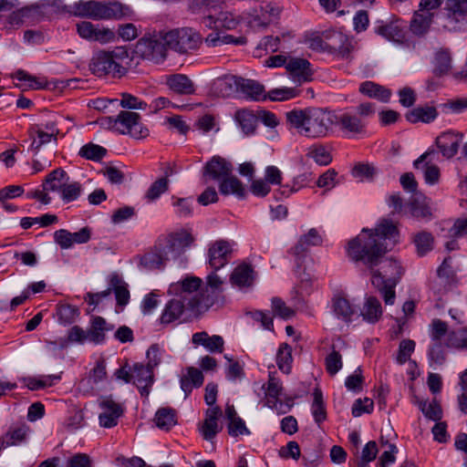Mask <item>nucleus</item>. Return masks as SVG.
Masks as SVG:
<instances>
[{
  "instance_id": "1",
  "label": "nucleus",
  "mask_w": 467,
  "mask_h": 467,
  "mask_svg": "<svg viewBox=\"0 0 467 467\" xmlns=\"http://www.w3.org/2000/svg\"><path fill=\"white\" fill-rule=\"evenodd\" d=\"M399 237L397 224L382 218L374 230L364 228L349 240L346 253L350 261L373 269L381 263L385 254L398 244Z\"/></svg>"
},
{
  "instance_id": "2",
  "label": "nucleus",
  "mask_w": 467,
  "mask_h": 467,
  "mask_svg": "<svg viewBox=\"0 0 467 467\" xmlns=\"http://www.w3.org/2000/svg\"><path fill=\"white\" fill-rule=\"evenodd\" d=\"M286 122L304 137L321 139L333 133V111L324 108L293 109L285 113Z\"/></svg>"
},
{
  "instance_id": "3",
  "label": "nucleus",
  "mask_w": 467,
  "mask_h": 467,
  "mask_svg": "<svg viewBox=\"0 0 467 467\" xmlns=\"http://www.w3.org/2000/svg\"><path fill=\"white\" fill-rule=\"evenodd\" d=\"M376 106L372 102H362L358 106L333 111L334 127L347 138L366 133L368 119L374 117Z\"/></svg>"
},
{
  "instance_id": "4",
  "label": "nucleus",
  "mask_w": 467,
  "mask_h": 467,
  "mask_svg": "<svg viewBox=\"0 0 467 467\" xmlns=\"http://www.w3.org/2000/svg\"><path fill=\"white\" fill-rule=\"evenodd\" d=\"M127 58L129 53L123 47H116L112 50H99L92 56L88 65L89 70L99 78H121L127 72L122 65Z\"/></svg>"
},
{
  "instance_id": "5",
  "label": "nucleus",
  "mask_w": 467,
  "mask_h": 467,
  "mask_svg": "<svg viewBox=\"0 0 467 467\" xmlns=\"http://www.w3.org/2000/svg\"><path fill=\"white\" fill-rule=\"evenodd\" d=\"M202 284L200 277L187 275L171 284L168 293L187 303L193 315H200L207 311V304L210 302L201 290Z\"/></svg>"
},
{
  "instance_id": "6",
  "label": "nucleus",
  "mask_w": 467,
  "mask_h": 467,
  "mask_svg": "<svg viewBox=\"0 0 467 467\" xmlns=\"http://www.w3.org/2000/svg\"><path fill=\"white\" fill-rule=\"evenodd\" d=\"M74 15L93 20L121 19L130 16V6L119 2L79 1L74 5Z\"/></svg>"
},
{
  "instance_id": "7",
  "label": "nucleus",
  "mask_w": 467,
  "mask_h": 467,
  "mask_svg": "<svg viewBox=\"0 0 467 467\" xmlns=\"http://www.w3.org/2000/svg\"><path fill=\"white\" fill-rule=\"evenodd\" d=\"M168 48L184 54L195 50L202 43L201 35L190 27H182L164 33Z\"/></svg>"
},
{
  "instance_id": "8",
  "label": "nucleus",
  "mask_w": 467,
  "mask_h": 467,
  "mask_svg": "<svg viewBox=\"0 0 467 467\" xmlns=\"http://www.w3.org/2000/svg\"><path fill=\"white\" fill-rule=\"evenodd\" d=\"M448 324L439 318H434L430 325L431 345L428 349L430 365L441 366L447 357L445 343H441L442 337L447 334Z\"/></svg>"
},
{
  "instance_id": "9",
  "label": "nucleus",
  "mask_w": 467,
  "mask_h": 467,
  "mask_svg": "<svg viewBox=\"0 0 467 467\" xmlns=\"http://www.w3.org/2000/svg\"><path fill=\"white\" fill-rule=\"evenodd\" d=\"M444 28L450 32L467 30V0H443Z\"/></svg>"
},
{
  "instance_id": "10",
  "label": "nucleus",
  "mask_w": 467,
  "mask_h": 467,
  "mask_svg": "<svg viewBox=\"0 0 467 467\" xmlns=\"http://www.w3.org/2000/svg\"><path fill=\"white\" fill-rule=\"evenodd\" d=\"M192 314L187 303L173 296L164 305L158 321L163 327L176 326L185 322Z\"/></svg>"
},
{
  "instance_id": "11",
  "label": "nucleus",
  "mask_w": 467,
  "mask_h": 467,
  "mask_svg": "<svg viewBox=\"0 0 467 467\" xmlns=\"http://www.w3.org/2000/svg\"><path fill=\"white\" fill-rule=\"evenodd\" d=\"M167 49L168 44L164 40V34L145 36L135 47L136 54L142 58L156 61L166 57Z\"/></svg>"
},
{
  "instance_id": "12",
  "label": "nucleus",
  "mask_w": 467,
  "mask_h": 467,
  "mask_svg": "<svg viewBox=\"0 0 467 467\" xmlns=\"http://www.w3.org/2000/svg\"><path fill=\"white\" fill-rule=\"evenodd\" d=\"M115 125L121 134H129L137 140L149 135V130L143 125L140 115L137 112L120 111L115 119Z\"/></svg>"
},
{
  "instance_id": "13",
  "label": "nucleus",
  "mask_w": 467,
  "mask_h": 467,
  "mask_svg": "<svg viewBox=\"0 0 467 467\" xmlns=\"http://www.w3.org/2000/svg\"><path fill=\"white\" fill-rule=\"evenodd\" d=\"M194 242L193 236L185 230L170 233L158 238V244L162 246V251L168 256H179L186 248Z\"/></svg>"
},
{
  "instance_id": "14",
  "label": "nucleus",
  "mask_w": 467,
  "mask_h": 467,
  "mask_svg": "<svg viewBox=\"0 0 467 467\" xmlns=\"http://www.w3.org/2000/svg\"><path fill=\"white\" fill-rule=\"evenodd\" d=\"M99 406L102 410L99 415V425L108 429L117 426L119 419L124 413V406L111 396L100 398Z\"/></svg>"
},
{
  "instance_id": "15",
  "label": "nucleus",
  "mask_w": 467,
  "mask_h": 467,
  "mask_svg": "<svg viewBox=\"0 0 467 467\" xmlns=\"http://www.w3.org/2000/svg\"><path fill=\"white\" fill-rule=\"evenodd\" d=\"M76 27L78 36L88 41L107 44L116 38V35L111 29L94 25L89 21L79 22Z\"/></svg>"
},
{
  "instance_id": "16",
  "label": "nucleus",
  "mask_w": 467,
  "mask_h": 467,
  "mask_svg": "<svg viewBox=\"0 0 467 467\" xmlns=\"http://www.w3.org/2000/svg\"><path fill=\"white\" fill-rule=\"evenodd\" d=\"M286 72L295 83L301 85L310 82L313 79L315 70L312 64L307 59L289 57Z\"/></svg>"
},
{
  "instance_id": "17",
  "label": "nucleus",
  "mask_w": 467,
  "mask_h": 467,
  "mask_svg": "<svg viewBox=\"0 0 467 467\" xmlns=\"http://www.w3.org/2000/svg\"><path fill=\"white\" fill-rule=\"evenodd\" d=\"M435 155L434 150H429L413 162L415 169L421 170L424 182L429 185L437 184L441 177L440 168L432 162Z\"/></svg>"
},
{
  "instance_id": "18",
  "label": "nucleus",
  "mask_w": 467,
  "mask_h": 467,
  "mask_svg": "<svg viewBox=\"0 0 467 467\" xmlns=\"http://www.w3.org/2000/svg\"><path fill=\"white\" fill-rule=\"evenodd\" d=\"M131 382L136 385L140 395L147 399L154 382L153 369L142 363H135L131 368Z\"/></svg>"
},
{
  "instance_id": "19",
  "label": "nucleus",
  "mask_w": 467,
  "mask_h": 467,
  "mask_svg": "<svg viewBox=\"0 0 467 467\" xmlns=\"http://www.w3.org/2000/svg\"><path fill=\"white\" fill-rule=\"evenodd\" d=\"M231 254L230 243L225 240H217L210 244L208 263L214 271H218L229 263Z\"/></svg>"
},
{
  "instance_id": "20",
  "label": "nucleus",
  "mask_w": 467,
  "mask_h": 467,
  "mask_svg": "<svg viewBox=\"0 0 467 467\" xmlns=\"http://www.w3.org/2000/svg\"><path fill=\"white\" fill-rule=\"evenodd\" d=\"M451 257H446L437 270V280L431 288L436 294H444L455 284V273L451 265Z\"/></svg>"
},
{
  "instance_id": "21",
  "label": "nucleus",
  "mask_w": 467,
  "mask_h": 467,
  "mask_svg": "<svg viewBox=\"0 0 467 467\" xmlns=\"http://www.w3.org/2000/svg\"><path fill=\"white\" fill-rule=\"evenodd\" d=\"M202 23L205 26L219 30V29H234L238 24V19L234 16V14L227 11H219L217 12L216 7L213 11V13L207 14L204 16Z\"/></svg>"
},
{
  "instance_id": "22",
  "label": "nucleus",
  "mask_w": 467,
  "mask_h": 467,
  "mask_svg": "<svg viewBox=\"0 0 467 467\" xmlns=\"http://www.w3.org/2000/svg\"><path fill=\"white\" fill-rule=\"evenodd\" d=\"M371 270V283L372 285L379 289L380 292L383 300L386 305L392 306L395 303L396 293H395V285L397 281L391 280L390 278L386 279L387 275H382L380 272L373 269Z\"/></svg>"
},
{
  "instance_id": "23",
  "label": "nucleus",
  "mask_w": 467,
  "mask_h": 467,
  "mask_svg": "<svg viewBox=\"0 0 467 467\" xmlns=\"http://www.w3.org/2000/svg\"><path fill=\"white\" fill-rule=\"evenodd\" d=\"M165 84L171 91L181 96L192 95L196 91V86L193 81L184 74L166 76Z\"/></svg>"
},
{
  "instance_id": "24",
  "label": "nucleus",
  "mask_w": 467,
  "mask_h": 467,
  "mask_svg": "<svg viewBox=\"0 0 467 467\" xmlns=\"http://www.w3.org/2000/svg\"><path fill=\"white\" fill-rule=\"evenodd\" d=\"M106 378V362L100 359L97 361L95 367L89 371L88 376L79 381L78 389L84 394H89L93 391L95 385L105 380Z\"/></svg>"
},
{
  "instance_id": "25",
  "label": "nucleus",
  "mask_w": 467,
  "mask_h": 467,
  "mask_svg": "<svg viewBox=\"0 0 467 467\" xmlns=\"http://www.w3.org/2000/svg\"><path fill=\"white\" fill-rule=\"evenodd\" d=\"M255 279L256 273L254 270V267L246 263L237 265L230 276L232 285L240 289L253 286Z\"/></svg>"
},
{
  "instance_id": "26",
  "label": "nucleus",
  "mask_w": 467,
  "mask_h": 467,
  "mask_svg": "<svg viewBox=\"0 0 467 467\" xmlns=\"http://www.w3.org/2000/svg\"><path fill=\"white\" fill-rule=\"evenodd\" d=\"M462 139L461 134L448 130L437 137L436 145L442 156L450 159L457 153Z\"/></svg>"
},
{
  "instance_id": "27",
  "label": "nucleus",
  "mask_w": 467,
  "mask_h": 467,
  "mask_svg": "<svg viewBox=\"0 0 467 467\" xmlns=\"http://www.w3.org/2000/svg\"><path fill=\"white\" fill-rule=\"evenodd\" d=\"M223 280L213 270L206 277V286L202 289L204 297H208L207 310L223 300Z\"/></svg>"
},
{
  "instance_id": "28",
  "label": "nucleus",
  "mask_w": 467,
  "mask_h": 467,
  "mask_svg": "<svg viewBox=\"0 0 467 467\" xmlns=\"http://www.w3.org/2000/svg\"><path fill=\"white\" fill-rule=\"evenodd\" d=\"M109 285L111 289V293L113 292L116 298V312H121L124 307L130 302V291L128 289V285L124 282V280L117 274H112L109 276Z\"/></svg>"
},
{
  "instance_id": "29",
  "label": "nucleus",
  "mask_w": 467,
  "mask_h": 467,
  "mask_svg": "<svg viewBox=\"0 0 467 467\" xmlns=\"http://www.w3.org/2000/svg\"><path fill=\"white\" fill-rule=\"evenodd\" d=\"M192 343L194 347L202 346L211 353H223L224 340L219 335L210 336L206 331L196 332L192 337Z\"/></svg>"
},
{
  "instance_id": "30",
  "label": "nucleus",
  "mask_w": 467,
  "mask_h": 467,
  "mask_svg": "<svg viewBox=\"0 0 467 467\" xmlns=\"http://www.w3.org/2000/svg\"><path fill=\"white\" fill-rule=\"evenodd\" d=\"M29 432L30 428L25 422L11 425L6 433L0 437L2 447L5 449L10 446L20 445L26 441Z\"/></svg>"
},
{
  "instance_id": "31",
  "label": "nucleus",
  "mask_w": 467,
  "mask_h": 467,
  "mask_svg": "<svg viewBox=\"0 0 467 467\" xmlns=\"http://www.w3.org/2000/svg\"><path fill=\"white\" fill-rule=\"evenodd\" d=\"M114 326L109 324L100 316L91 317L90 326L88 329V341L96 345L103 344L106 339V332L113 330Z\"/></svg>"
},
{
  "instance_id": "32",
  "label": "nucleus",
  "mask_w": 467,
  "mask_h": 467,
  "mask_svg": "<svg viewBox=\"0 0 467 467\" xmlns=\"http://www.w3.org/2000/svg\"><path fill=\"white\" fill-rule=\"evenodd\" d=\"M205 173L213 180L222 181L232 174L233 166L223 158L214 156L205 165Z\"/></svg>"
},
{
  "instance_id": "33",
  "label": "nucleus",
  "mask_w": 467,
  "mask_h": 467,
  "mask_svg": "<svg viewBox=\"0 0 467 467\" xmlns=\"http://www.w3.org/2000/svg\"><path fill=\"white\" fill-rule=\"evenodd\" d=\"M204 377L202 371L194 367H188L186 373L183 374L180 379L181 389L188 397L193 389H198L202 386Z\"/></svg>"
},
{
  "instance_id": "34",
  "label": "nucleus",
  "mask_w": 467,
  "mask_h": 467,
  "mask_svg": "<svg viewBox=\"0 0 467 467\" xmlns=\"http://www.w3.org/2000/svg\"><path fill=\"white\" fill-rule=\"evenodd\" d=\"M358 91L370 99L380 102H389L391 98V90L373 81H364L359 85Z\"/></svg>"
},
{
  "instance_id": "35",
  "label": "nucleus",
  "mask_w": 467,
  "mask_h": 467,
  "mask_svg": "<svg viewBox=\"0 0 467 467\" xmlns=\"http://www.w3.org/2000/svg\"><path fill=\"white\" fill-rule=\"evenodd\" d=\"M168 259V254L162 251V246L157 241L154 249L140 258V265L147 270L160 269Z\"/></svg>"
},
{
  "instance_id": "36",
  "label": "nucleus",
  "mask_w": 467,
  "mask_h": 467,
  "mask_svg": "<svg viewBox=\"0 0 467 467\" xmlns=\"http://www.w3.org/2000/svg\"><path fill=\"white\" fill-rule=\"evenodd\" d=\"M444 337L447 348L467 351V327L448 329Z\"/></svg>"
},
{
  "instance_id": "37",
  "label": "nucleus",
  "mask_w": 467,
  "mask_h": 467,
  "mask_svg": "<svg viewBox=\"0 0 467 467\" xmlns=\"http://www.w3.org/2000/svg\"><path fill=\"white\" fill-rule=\"evenodd\" d=\"M237 89L253 100L265 99V88L259 82L239 77Z\"/></svg>"
},
{
  "instance_id": "38",
  "label": "nucleus",
  "mask_w": 467,
  "mask_h": 467,
  "mask_svg": "<svg viewBox=\"0 0 467 467\" xmlns=\"http://www.w3.org/2000/svg\"><path fill=\"white\" fill-rule=\"evenodd\" d=\"M408 209L410 215L416 220L428 222L432 218V209L427 198L412 199L408 203Z\"/></svg>"
},
{
  "instance_id": "39",
  "label": "nucleus",
  "mask_w": 467,
  "mask_h": 467,
  "mask_svg": "<svg viewBox=\"0 0 467 467\" xmlns=\"http://www.w3.org/2000/svg\"><path fill=\"white\" fill-rule=\"evenodd\" d=\"M235 120L243 132L246 135L253 134L258 123L257 113L254 110L242 109L236 111Z\"/></svg>"
},
{
  "instance_id": "40",
  "label": "nucleus",
  "mask_w": 467,
  "mask_h": 467,
  "mask_svg": "<svg viewBox=\"0 0 467 467\" xmlns=\"http://www.w3.org/2000/svg\"><path fill=\"white\" fill-rule=\"evenodd\" d=\"M219 192L223 195L233 194L238 199H244L246 195L243 182L232 174L220 182Z\"/></svg>"
},
{
  "instance_id": "41",
  "label": "nucleus",
  "mask_w": 467,
  "mask_h": 467,
  "mask_svg": "<svg viewBox=\"0 0 467 467\" xmlns=\"http://www.w3.org/2000/svg\"><path fill=\"white\" fill-rule=\"evenodd\" d=\"M69 180L67 173L61 168L49 172L42 183L45 191L60 192L65 183Z\"/></svg>"
},
{
  "instance_id": "42",
  "label": "nucleus",
  "mask_w": 467,
  "mask_h": 467,
  "mask_svg": "<svg viewBox=\"0 0 467 467\" xmlns=\"http://www.w3.org/2000/svg\"><path fill=\"white\" fill-rule=\"evenodd\" d=\"M156 426L162 431H170L177 424V411L171 407L160 408L154 416Z\"/></svg>"
},
{
  "instance_id": "43",
  "label": "nucleus",
  "mask_w": 467,
  "mask_h": 467,
  "mask_svg": "<svg viewBox=\"0 0 467 467\" xmlns=\"http://www.w3.org/2000/svg\"><path fill=\"white\" fill-rule=\"evenodd\" d=\"M361 316L368 323L378 322L382 316V307L379 299L375 296L367 297L361 310Z\"/></svg>"
},
{
  "instance_id": "44",
  "label": "nucleus",
  "mask_w": 467,
  "mask_h": 467,
  "mask_svg": "<svg viewBox=\"0 0 467 467\" xmlns=\"http://www.w3.org/2000/svg\"><path fill=\"white\" fill-rule=\"evenodd\" d=\"M438 116L437 109L431 106L418 107L409 111L406 114V119L410 123H417L419 121L430 123L433 121Z\"/></svg>"
},
{
  "instance_id": "45",
  "label": "nucleus",
  "mask_w": 467,
  "mask_h": 467,
  "mask_svg": "<svg viewBox=\"0 0 467 467\" xmlns=\"http://www.w3.org/2000/svg\"><path fill=\"white\" fill-rule=\"evenodd\" d=\"M237 80L239 77L236 76H223L217 78L213 83L214 92L221 97H230L237 89Z\"/></svg>"
},
{
  "instance_id": "46",
  "label": "nucleus",
  "mask_w": 467,
  "mask_h": 467,
  "mask_svg": "<svg viewBox=\"0 0 467 467\" xmlns=\"http://www.w3.org/2000/svg\"><path fill=\"white\" fill-rule=\"evenodd\" d=\"M311 412L315 422L318 425L327 420V409L322 390L319 388H316L313 391Z\"/></svg>"
},
{
  "instance_id": "47",
  "label": "nucleus",
  "mask_w": 467,
  "mask_h": 467,
  "mask_svg": "<svg viewBox=\"0 0 467 467\" xmlns=\"http://www.w3.org/2000/svg\"><path fill=\"white\" fill-rule=\"evenodd\" d=\"M275 372H269L266 384L263 385L265 389V402H274V400L281 398L283 394L282 381L275 376Z\"/></svg>"
},
{
  "instance_id": "48",
  "label": "nucleus",
  "mask_w": 467,
  "mask_h": 467,
  "mask_svg": "<svg viewBox=\"0 0 467 467\" xmlns=\"http://www.w3.org/2000/svg\"><path fill=\"white\" fill-rule=\"evenodd\" d=\"M332 306L335 315L342 320L348 322L354 315L355 310L349 301L340 296H337L332 299Z\"/></svg>"
},
{
  "instance_id": "49",
  "label": "nucleus",
  "mask_w": 467,
  "mask_h": 467,
  "mask_svg": "<svg viewBox=\"0 0 467 467\" xmlns=\"http://www.w3.org/2000/svg\"><path fill=\"white\" fill-rule=\"evenodd\" d=\"M451 67V53L449 48L441 47L435 53L434 72L437 75L447 74Z\"/></svg>"
},
{
  "instance_id": "50",
  "label": "nucleus",
  "mask_w": 467,
  "mask_h": 467,
  "mask_svg": "<svg viewBox=\"0 0 467 467\" xmlns=\"http://www.w3.org/2000/svg\"><path fill=\"white\" fill-rule=\"evenodd\" d=\"M60 379V375H45L38 378H25L23 381L30 390H38L55 385Z\"/></svg>"
},
{
  "instance_id": "51",
  "label": "nucleus",
  "mask_w": 467,
  "mask_h": 467,
  "mask_svg": "<svg viewBox=\"0 0 467 467\" xmlns=\"http://www.w3.org/2000/svg\"><path fill=\"white\" fill-rule=\"evenodd\" d=\"M79 316V309L73 305L58 304L57 306V317L60 324L64 326L74 323Z\"/></svg>"
},
{
  "instance_id": "52",
  "label": "nucleus",
  "mask_w": 467,
  "mask_h": 467,
  "mask_svg": "<svg viewBox=\"0 0 467 467\" xmlns=\"http://www.w3.org/2000/svg\"><path fill=\"white\" fill-rule=\"evenodd\" d=\"M292 362V348L286 343H282L276 353V364L278 368L282 372L289 374L291 372Z\"/></svg>"
},
{
  "instance_id": "53",
  "label": "nucleus",
  "mask_w": 467,
  "mask_h": 467,
  "mask_svg": "<svg viewBox=\"0 0 467 467\" xmlns=\"http://www.w3.org/2000/svg\"><path fill=\"white\" fill-rule=\"evenodd\" d=\"M28 136L32 140L30 150L35 152H37L43 145L54 140V138L34 125L28 129Z\"/></svg>"
},
{
  "instance_id": "54",
  "label": "nucleus",
  "mask_w": 467,
  "mask_h": 467,
  "mask_svg": "<svg viewBox=\"0 0 467 467\" xmlns=\"http://www.w3.org/2000/svg\"><path fill=\"white\" fill-rule=\"evenodd\" d=\"M377 33L388 40L400 43L404 39V30L397 23H390L380 26L377 28Z\"/></svg>"
},
{
  "instance_id": "55",
  "label": "nucleus",
  "mask_w": 467,
  "mask_h": 467,
  "mask_svg": "<svg viewBox=\"0 0 467 467\" xmlns=\"http://www.w3.org/2000/svg\"><path fill=\"white\" fill-rule=\"evenodd\" d=\"M106 154L107 150L104 147L92 142L83 145L78 151L80 157L93 161H101Z\"/></svg>"
},
{
  "instance_id": "56",
  "label": "nucleus",
  "mask_w": 467,
  "mask_h": 467,
  "mask_svg": "<svg viewBox=\"0 0 467 467\" xmlns=\"http://www.w3.org/2000/svg\"><path fill=\"white\" fill-rule=\"evenodd\" d=\"M431 20L432 16L431 14H420L416 12L410 22V28L415 35H423L428 31Z\"/></svg>"
},
{
  "instance_id": "57",
  "label": "nucleus",
  "mask_w": 467,
  "mask_h": 467,
  "mask_svg": "<svg viewBox=\"0 0 467 467\" xmlns=\"http://www.w3.org/2000/svg\"><path fill=\"white\" fill-rule=\"evenodd\" d=\"M307 156L319 165H328L332 161L330 151L323 144L312 145L308 149Z\"/></svg>"
},
{
  "instance_id": "58",
  "label": "nucleus",
  "mask_w": 467,
  "mask_h": 467,
  "mask_svg": "<svg viewBox=\"0 0 467 467\" xmlns=\"http://www.w3.org/2000/svg\"><path fill=\"white\" fill-rule=\"evenodd\" d=\"M413 243L419 255H425L433 248V236L431 233L422 231L415 234Z\"/></svg>"
},
{
  "instance_id": "59",
  "label": "nucleus",
  "mask_w": 467,
  "mask_h": 467,
  "mask_svg": "<svg viewBox=\"0 0 467 467\" xmlns=\"http://www.w3.org/2000/svg\"><path fill=\"white\" fill-rule=\"evenodd\" d=\"M82 192V185L78 182H69L67 181L59 193L62 201L67 203L76 201Z\"/></svg>"
},
{
  "instance_id": "60",
  "label": "nucleus",
  "mask_w": 467,
  "mask_h": 467,
  "mask_svg": "<svg viewBox=\"0 0 467 467\" xmlns=\"http://www.w3.org/2000/svg\"><path fill=\"white\" fill-rule=\"evenodd\" d=\"M171 204L174 207V213L179 217H189L192 214V198L171 197Z\"/></svg>"
},
{
  "instance_id": "61",
  "label": "nucleus",
  "mask_w": 467,
  "mask_h": 467,
  "mask_svg": "<svg viewBox=\"0 0 467 467\" xmlns=\"http://www.w3.org/2000/svg\"><path fill=\"white\" fill-rule=\"evenodd\" d=\"M343 367L342 356L336 349L332 351L325 358V368L327 372L334 377Z\"/></svg>"
},
{
  "instance_id": "62",
  "label": "nucleus",
  "mask_w": 467,
  "mask_h": 467,
  "mask_svg": "<svg viewBox=\"0 0 467 467\" xmlns=\"http://www.w3.org/2000/svg\"><path fill=\"white\" fill-rule=\"evenodd\" d=\"M281 47V38L279 36H265L258 46L256 47V55L262 56L261 51H265V53H275Z\"/></svg>"
},
{
  "instance_id": "63",
  "label": "nucleus",
  "mask_w": 467,
  "mask_h": 467,
  "mask_svg": "<svg viewBox=\"0 0 467 467\" xmlns=\"http://www.w3.org/2000/svg\"><path fill=\"white\" fill-rule=\"evenodd\" d=\"M299 90L296 88H278L268 92V98L273 101H284L297 97Z\"/></svg>"
},
{
  "instance_id": "64",
  "label": "nucleus",
  "mask_w": 467,
  "mask_h": 467,
  "mask_svg": "<svg viewBox=\"0 0 467 467\" xmlns=\"http://www.w3.org/2000/svg\"><path fill=\"white\" fill-rule=\"evenodd\" d=\"M169 181L166 178H160L155 181L146 192V199L149 202L157 200L162 193L168 190Z\"/></svg>"
}]
</instances>
